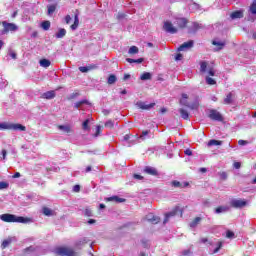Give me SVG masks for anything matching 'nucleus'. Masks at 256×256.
<instances>
[{
    "instance_id": "nucleus-41",
    "label": "nucleus",
    "mask_w": 256,
    "mask_h": 256,
    "mask_svg": "<svg viewBox=\"0 0 256 256\" xmlns=\"http://www.w3.org/2000/svg\"><path fill=\"white\" fill-rule=\"evenodd\" d=\"M172 187H177L178 189H183V184L177 180L172 181Z\"/></svg>"
},
{
    "instance_id": "nucleus-19",
    "label": "nucleus",
    "mask_w": 256,
    "mask_h": 256,
    "mask_svg": "<svg viewBox=\"0 0 256 256\" xmlns=\"http://www.w3.org/2000/svg\"><path fill=\"white\" fill-rule=\"evenodd\" d=\"M107 201H114V203H125V199L120 198L119 196H111L107 198Z\"/></svg>"
},
{
    "instance_id": "nucleus-35",
    "label": "nucleus",
    "mask_w": 256,
    "mask_h": 256,
    "mask_svg": "<svg viewBox=\"0 0 256 256\" xmlns=\"http://www.w3.org/2000/svg\"><path fill=\"white\" fill-rule=\"evenodd\" d=\"M89 102L87 101V100H81V101H79V102H76L75 104H74V107L76 108V109H80V107L82 106V105H87Z\"/></svg>"
},
{
    "instance_id": "nucleus-43",
    "label": "nucleus",
    "mask_w": 256,
    "mask_h": 256,
    "mask_svg": "<svg viewBox=\"0 0 256 256\" xmlns=\"http://www.w3.org/2000/svg\"><path fill=\"white\" fill-rule=\"evenodd\" d=\"M206 83H207V85H215L217 82L215 81V79H213L209 76H206Z\"/></svg>"
},
{
    "instance_id": "nucleus-2",
    "label": "nucleus",
    "mask_w": 256,
    "mask_h": 256,
    "mask_svg": "<svg viewBox=\"0 0 256 256\" xmlns=\"http://www.w3.org/2000/svg\"><path fill=\"white\" fill-rule=\"evenodd\" d=\"M200 73H202V75H205V73H208L210 77H215V69H213L209 65V63L205 61L200 62Z\"/></svg>"
},
{
    "instance_id": "nucleus-29",
    "label": "nucleus",
    "mask_w": 256,
    "mask_h": 256,
    "mask_svg": "<svg viewBox=\"0 0 256 256\" xmlns=\"http://www.w3.org/2000/svg\"><path fill=\"white\" fill-rule=\"evenodd\" d=\"M179 113H180L182 119H185V120L189 119V112H187V110L180 108Z\"/></svg>"
},
{
    "instance_id": "nucleus-16",
    "label": "nucleus",
    "mask_w": 256,
    "mask_h": 256,
    "mask_svg": "<svg viewBox=\"0 0 256 256\" xmlns=\"http://www.w3.org/2000/svg\"><path fill=\"white\" fill-rule=\"evenodd\" d=\"M42 99H55V91L51 90L42 94Z\"/></svg>"
},
{
    "instance_id": "nucleus-50",
    "label": "nucleus",
    "mask_w": 256,
    "mask_h": 256,
    "mask_svg": "<svg viewBox=\"0 0 256 256\" xmlns=\"http://www.w3.org/2000/svg\"><path fill=\"white\" fill-rule=\"evenodd\" d=\"M193 252H191V249H185L184 251H182V255L184 256H189L191 255Z\"/></svg>"
},
{
    "instance_id": "nucleus-11",
    "label": "nucleus",
    "mask_w": 256,
    "mask_h": 256,
    "mask_svg": "<svg viewBox=\"0 0 256 256\" xmlns=\"http://www.w3.org/2000/svg\"><path fill=\"white\" fill-rule=\"evenodd\" d=\"M189 96L187 94H182V99L180 100V104L184 105V107H189L190 109H197V105H189V102H187V99Z\"/></svg>"
},
{
    "instance_id": "nucleus-55",
    "label": "nucleus",
    "mask_w": 256,
    "mask_h": 256,
    "mask_svg": "<svg viewBox=\"0 0 256 256\" xmlns=\"http://www.w3.org/2000/svg\"><path fill=\"white\" fill-rule=\"evenodd\" d=\"M105 127L113 128V121L109 120L105 123Z\"/></svg>"
},
{
    "instance_id": "nucleus-15",
    "label": "nucleus",
    "mask_w": 256,
    "mask_h": 256,
    "mask_svg": "<svg viewBox=\"0 0 256 256\" xmlns=\"http://www.w3.org/2000/svg\"><path fill=\"white\" fill-rule=\"evenodd\" d=\"M11 131H27V128L22 124L11 123Z\"/></svg>"
},
{
    "instance_id": "nucleus-30",
    "label": "nucleus",
    "mask_w": 256,
    "mask_h": 256,
    "mask_svg": "<svg viewBox=\"0 0 256 256\" xmlns=\"http://www.w3.org/2000/svg\"><path fill=\"white\" fill-rule=\"evenodd\" d=\"M213 145H223V141L212 139L208 142V147H213Z\"/></svg>"
},
{
    "instance_id": "nucleus-51",
    "label": "nucleus",
    "mask_w": 256,
    "mask_h": 256,
    "mask_svg": "<svg viewBox=\"0 0 256 256\" xmlns=\"http://www.w3.org/2000/svg\"><path fill=\"white\" fill-rule=\"evenodd\" d=\"M182 59H183V54L181 53L176 54L175 61H181Z\"/></svg>"
},
{
    "instance_id": "nucleus-53",
    "label": "nucleus",
    "mask_w": 256,
    "mask_h": 256,
    "mask_svg": "<svg viewBox=\"0 0 256 256\" xmlns=\"http://www.w3.org/2000/svg\"><path fill=\"white\" fill-rule=\"evenodd\" d=\"M73 191H74V193H79V191H81V186L75 185V186L73 187Z\"/></svg>"
},
{
    "instance_id": "nucleus-26",
    "label": "nucleus",
    "mask_w": 256,
    "mask_h": 256,
    "mask_svg": "<svg viewBox=\"0 0 256 256\" xmlns=\"http://www.w3.org/2000/svg\"><path fill=\"white\" fill-rule=\"evenodd\" d=\"M65 35H67V30H65V28H61V29H59L58 33H56V38L63 39V37H65Z\"/></svg>"
},
{
    "instance_id": "nucleus-27",
    "label": "nucleus",
    "mask_w": 256,
    "mask_h": 256,
    "mask_svg": "<svg viewBox=\"0 0 256 256\" xmlns=\"http://www.w3.org/2000/svg\"><path fill=\"white\" fill-rule=\"evenodd\" d=\"M58 129L63 131V133H71V126L69 125H59Z\"/></svg>"
},
{
    "instance_id": "nucleus-61",
    "label": "nucleus",
    "mask_w": 256,
    "mask_h": 256,
    "mask_svg": "<svg viewBox=\"0 0 256 256\" xmlns=\"http://www.w3.org/2000/svg\"><path fill=\"white\" fill-rule=\"evenodd\" d=\"M220 177L225 181V179H227V173L226 172L220 173Z\"/></svg>"
},
{
    "instance_id": "nucleus-21",
    "label": "nucleus",
    "mask_w": 256,
    "mask_h": 256,
    "mask_svg": "<svg viewBox=\"0 0 256 256\" xmlns=\"http://www.w3.org/2000/svg\"><path fill=\"white\" fill-rule=\"evenodd\" d=\"M39 63L40 67H44V69H47V67H51V61L49 59H41Z\"/></svg>"
},
{
    "instance_id": "nucleus-20",
    "label": "nucleus",
    "mask_w": 256,
    "mask_h": 256,
    "mask_svg": "<svg viewBox=\"0 0 256 256\" xmlns=\"http://www.w3.org/2000/svg\"><path fill=\"white\" fill-rule=\"evenodd\" d=\"M11 131V123L9 122H3L0 123V131Z\"/></svg>"
},
{
    "instance_id": "nucleus-49",
    "label": "nucleus",
    "mask_w": 256,
    "mask_h": 256,
    "mask_svg": "<svg viewBox=\"0 0 256 256\" xmlns=\"http://www.w3.org/2000/svg\"><path fill=\"white\" fill-rule=\"evenodd\" d=\"M147 135H149V131L145 130L142 132V134L140 135V139H142V141H144L145 137H147Z\"/></svg>"
},
{
    "instance_id": "nucleus-56",
    "label": "nucleus",
    "mask_w": 256,
    "mask_h": 256,
    "mask_svg": "<svg viewBox=\"0 0 256 256\" xmlns=\"http://www.w3.org/2000/svg\"><path fill=\"white\" fill-rule=\"evenodd\" d=\"M2 159L5 161L7 159V150L3 149L2 150Z\"/></svg>"
},
{
    "instance_id": "nucleus-40",
    "label": "nucleus",
    "mask_w": 256,
    "mask_h": 256,
    "mask_svg": "<svg viewBox=\"0 0 256 256\" xmlns=\"http://www.w3.org/2000/svg\"><path fill=\"white\" fill-rule=\"evenodd\" d=\"M221 247H223V242H218V246L211 252V255H215V253H219L221 250Z\"/></svg>"
},
{
    "instance_id": "nucleus-17",
    "label": "nucleus",
    "mask_w": 256,
    "mask_h": 256,
    "mask_svg": "<svg viewBox=\"0 0 256 256\" xmlns=\"http://www.w3.org/2000/svg\"><path fill=\"white\" fill-rule=\"evenodd\" d=\"M231 19H242L243 17V11L237 10L231 13L230 15Z\"/></svg>"
},
{
    "instance_id": "nucleus-14",
    "label": "nucleus",
    "mask_w": 256,
    "mask_h": 256,
    "mask_svg": "<svg viewBox=\"0 0 256 256\" xmlns=\"http://www.w3.org/2000/svg\"><path fill=\"white\" fill-rule=\"evenodd\" d=\"M146 221H149V223H153V225H157V223H159V217L150 213L146 215Z\"/></svg>"
},
{
    "instance_id": "nucleus-39",
    "label": "nucleus",
    "mask_w": 256,
    "mask_h": 256,
    "mask_svg": "<svg viewBox=\"0 0 256 256\" xmlns=\"http://www.w3.org/2000/svg\"><path fill=\"white\" fill-rule=\"evenodd\" d=\"M249 11L250 13H252V15H256V0H254L253 3L251 4Z\"/></svg>"
},
{
    "instance_id": "nucleus-34",
    "label": "nucleus",
    "mask_w": 256,
    "mask_h": 256,
    "mask_svg": "<svg viewBox=\"0 0 256 256\" xmlns=\"http://www.w3.org/2000/svg\"><path fill=\"white\" fill-rule=\"evenodd\" d=\"M42 29H44V31H49L50 27H51V22L49 21H44L41 24Z\"/></svg>"
},
{
    "instance_id": "nucleus-52",
    "label": "nucleus",
    "mask_w": 256,
    "mask_h": 256,
    "mask_svg": "<svg viewBox=\"0 0 256 256\" xmlns=\"http://www.w3.org/2000/svg\"><path fill=\"white\" fill-rule=\"evenodd\" d=\"M249 142L247 140H239L238 141V145H241V146H245V145H248Z\"/></svg>"
},
{
    "instance_id": "nucleus-32",
    "label": "nucleus",
    "mask_w": 256,
    "mask_h": 256,
    "mask_svg": "<svg viewBox=\"0 0 256 256\" xmlns=\"http://www.w3.org/2000/svg\"><path fill=\"white\" fill-rule=\"evenodd\" d=\"M129 55H137L139 53V48L137 46H132L128 50Z\"/></svg>"
},
{
    "instance_id": "nucleus-36",
    "label": "nucleus",
    "mask_w": 256,
    "mask_h": 256,
    "mask_svg": "<svg viewBox=\"0 0 256 256\" xmlns=\"http://www.w3.org/2000/svg\"><path fill=\"white\" fill-rule=\"evenodd\" d=\"M228 210H229V208L220 206V207L215 209V213H218V214L219 213H227Z\"/></svg>"
},
{
    "instance_id": "nucleus-60",
    "label": "nucleus",
    "mask_w": 256,
    "mask_h": 256,
    "mask_svg": "<svg viewBox=\"0 0 256 256\" xmlns=\"http://www.w3.org/2000/svg\"><path fill=\"white\" fill-rule=\"evenodd\" d=\"M134 179H138V181L143 180V176L139 175V174H134Z\"/></svg>"
},
{
    "instance_id": "nucleus-54",
    "label": "nucleus",
    "mask_w": 256,
    "mask_h": 256,
    "mask_svg": "<svg viewBox=\"0 0 256 256\" xmlns=\"http://www.w3.org/2000/svg\"><path fill=\"white\" fill-rule=\"evenodd\" d=\"M85 243H87V239L83 238L82 240L78 241V242L76 243V245H77V246H79V245H85Z\"/></svg>"
},
{
    "instance_id": "nucleus-12",
    "label": "nucleus",
    "mask_w": 256,
    "mask_h": 256,
    "mask_svg": "<svg viewBox=\"0 0 256 256\" xmlns=\"http://www.w3.org/2000/svg\"><path fill=\"white\" fill-rule=\"evenodd\" d=\"M191 47H193V40L184 42L182 45H180L178 51H187L188 49H191Z\"/></svg>"
},
{
    "instance_id": "nucleus-62",
    "label": "nucleus",
    "mask_w": 256,
    "mask_h": 256,
    "mask_svg": "<svg viewBox=\"0 0 256 256\" xmlns=\"http://www.w3.org/2000/svg\"><path fill=\"white\" fill-rule=\"evenodd\" d=\"M234 168L235 169H241V162H235L234 163Z\"/></svg>"
},
{
    "instance_id": "nucleus-4",
    "label": "nucleus",
    "mask_w": 256,
    "mask_h": 256,
    "mask_svg": "<svg viewBox=\"0 0 256 256\" xmlns=\"http://www.w3.org/2000/svg\"><path fill=\"white\" fill-rule=\"evenodd\" d=\"M163 29L166 33H170L171 35H175V33L179 32V29L171 23V21H165L163 25Z\"/></svg>"
},
{
    "instance_id": "nucleus-38",
    "label": "nucleus",
    "mask_w": 256,
    "mask_h": 256,
    "mask_svg": "<svg viewBox=\"0 0 256 256\" xmlns=\"http://www.w3.org/2000/svg\"><path fill=\"white\" fill-rule=\"evenodd\" d=\"M116 81L117 77L115 75L112 74L108 77V85H113L114 83H116Z\"/></svg>"
},
{
    "instance_id": "nucleus-7",
    "label": "nucleus",
    "mask_w": 256,
    "mask_h": 256,
    "mask_svg": "<svg viewBox=\"0 0 256 256\" xmlns=\"http://www.w3.org/2000/svg\"><path fill=\"white\" fill-rule=\"evenodd\" d=\"M230 205L235 209H243V207L247 205V201L243 199H233L231 200Z\"/></svg>"
},
{
    "instance_id": "nucleus-44",
    "label": "nucleus",
    "mask_w": 256,
    "mask_h": 256,
    "mask_svg": "<svg viewBox=\"0 0 256 256\" xmlns=\"http://www.w3.org/2000/svg\"><path fill=\"white\" fill-rule=\"evenodd\" d=\"M57 9L56 5L48 6V15H53L54 11Z\"/></svg>"
},
{
    "instance_id": "nucleus-42",
    "label": "nucleus",
    "mask_w": 256,
    "mask_h": 256,
    "mask_svg": "<svg viewBox=\"0 0 256 256\" xmlns=\"http://www.w3.org/2000/svg\"><path fill=\"white\" fill-rule=\"evenodd\" d=\"M91 69H92L91 66H89V67H87V66H80L79 67V71H81V73H87V72L91 71Z\"/></svg>"
},
{
    "instance_id": "nucleus-3",
    "label": "nucleus",
    "mask_w": 256,
    "mask_h": 256,
    "mask_svg": "<svg viewBox=\"0 0 256 256\" xmlns=\"http://www.w3.org/2000/svg\"><path fill=\"white\" fill-rule=\"evenodd\" d=\"M55 253L60 256H75V251L69 247H58L55 249Z\"/></svg>"
},
{
    "instance_id": "nucleus-48",
    "label": "nucleus",
    "mask_w": 256,
    "mask_h": 256,
    "mask_svg": "<svg viewBox=\"0 0 256 256\" xmlns=\"http://www.w3.org/2000/svg\"><path fill=\"white\" fill-rule=\"evenodd\" d=\"M9 187V183L7 182H0V190L1 189H7Z\"/></svg>"
},
{
    "instance_id": "nucleus-57",
    "label": "nucleus",
    "mask_w": 256,
    "mask_h": 256,
    "mask_svg": "<svg viewBox=\"0 0 256 256\" xmlns=\"http://www.w3.org/2000/svg\"><path fill=\"white\" fill-rule=\"evenodd\" d=\"M100 133H101V126H97L95 137H99Z\"/></svg>"
},
{
    "instance_id": "nucleus-47",
    "label": "nucleus",
    "mask_w": 256,
    "mask_h": 256,
    "mask_svg": "<svg viewBox=\"0 0 256 256\" xmlns=\"http://www.w3.org/2000/svg\"><path fill=\"white\" fill-rule=\"evenodd\" d=\"M226 237H227V239H233V237H235V233H233V231H231V230H228L226 232Z\"/></svg>"
},
{
    "instance_id": "nucleus-13",
    "label": "nucleus",
    "mask_w": 256,
    "mask_h": 256,
    "mask_svg": "<svg viewBox=\"0 0 256 256\" xmlns=\"http://www.w3.org/2000/svg\"><path fill=\"white\" fill-rule=\"evenodd\" d=\"M199 29H203V24L194 22L192 26L189 28V33H197Z\"/></svg>"
},
{
    "instance_id": "nucleus-23",
    "label": "nucleus",
    "mask_w": 256,
    "mask_h": 256,
    "mask_svg": "<svg viewBox=\"0 0 256 256\" xmlns=\"http://www.w3.org/2000/svg\"><path fill=\"white\" fill-rule=\"evenodd\" d=\"M144 172L147 173L148 175H157V169L150 166H146Z\"/></svg>"
},
{
    "instance_id": "nucleus-8",
    "label": "nucleus",
    "mask_w": 256,
    "mask_h": 256,
    "mask_svg": "<svg viewBox=\"0 0 256 256\" xmlns=\"http://www.w3.org/2000/svg\"><path fill=\"white\" fill-rule=\"evenodd\" d=\"M209 118L212 119V121H223V116L221 113L213 109L209 111Z\"/></svg>"
},
{
    "instance_id": "nucleus-64",
    "label": "nucleus",
    "mask_w": 256,
    "mask_h": 256,
    "mask_svg": "<svg viewBox=\"0 0 256 256\" xmlns=\"http://www.w3.org/2000/svg\"><path fill=\"white\" fill-rule=\"evenodd\" d=\"M71 16H69V15H67L66 17H65V21H66V23H67V25H69V23H71Z\"/></svg>"
},
{
    "instance_id": "nucleus-24",
    "label": "nucleus",
    "mask_w": 256,
    "mask_h": 256,
    "mask_svg": "<svg viewBox=\"0 0 256 256\" xmlns=\"http://www.w3.org/2000/svg\"><path fill=\"white\" fill-rule=\"evenodd\" d=\"M231 103H233V93L230 92L224 99V105H231Z\"/></svg>"
},
{
    "instance_id": "nucleus-28",
    "label": "nucleus",
    "mask_w": 256,
    "mask_h": 256,
    "mask_svg": "<svg viewBox=\"0 0 256 256\" xmlns=\"http://www.w3.org/2000/svg\"><path fill=\"white\" fill-rule=\"evenodd\" d=\"M212 45H215L216 47H218V51H221V49L225 47V42L214 40L212 42Z\"/></svg>"
},
{
    "instance_id": "nucleus-18",
    "label": "nucleus",
    "mask_w": 256,
    "mask_h": 256,
    "mask_svg": "<svg viewBox=\"0 0 256 256\" xmlns=\"http://www.w3.org/2000/svg\"><path fill=\"white\" fill-rule=\"evenodd\" d=\"M13 241H15V237H9L6 240H4L2 242V249H6V247H9V245H11V243H13Z\"/></svg>"
},
{
    "instance_id": "nucleus-25",
    "label": "nucleus",
    "mask_w": 256,
    "mask_h": 256,
    "mask_svg": "<svg viewBox=\"0 0 256 256\" xmlns=\"http://www.w3.org/2000/svg\"><path fill=\"white\" fill-rule=\"evenodd\" d=\"M153 77V75L149 72H144L141 76L140 79L141 81H149L151 80V78Z\"/></svg>"
},
{
    "instance_id": "nucleus-6",
    "label": "nucleus",
    "mask_w": 256,
    "mask_h": 256,
    "mask_svg": "<svg viewBox=\"0 0 256 256\" xmlns=\"http://www.w3.org/2000/svg\"><path fill=\"white\" fill-rule=\"evenodd\" d=\"M177 213H183V211L181 210V208L179 206L174 207L170 212H168L165 215V219L163 221L164 225H165V223L169 222V219H171V217H175V215H177Z\"/></svg>"
},
{
    "instance_id": "nucleus-46",
    "label": "nucleus",
    "mask_w": 256,
    "mask_h": 256,
    "mask_svg": "<svg viewBox=\"0 0 256 256\" xmlns=\"http://www.w3.org/2000/svg\"><path fill=\"white\" fill-rule=\"evenodd\" d=\"M84 215L86 217H93V211H91V209H89V208H86L84 211Z\"/></svg>"
},
{
    "instance_id": "nucleus-33",
    "label": "nucleus",
    "mask_w": 256,
    "mask_h": 256,
    "mask_svg": "<svg viewBox=\"0 0 256 256\" xmlns=\"http://www.w3.org/2000/svg\"><path fill=\"white\" fill-rule=\"evenodd\" d=\"M42 211L47 217H51V215H53V210H51V208L44 207Z\"/></svg>"
},
{
    "instance_id": "nucleus-63",
    "label": "nucleus",
    "mask_w": 256,
    "mask_h": 256,
    "mask_svg": "<svg viewBox=\"0 0 256 256\" xmlns=\"http://www.w3.org/2000/svg\"><path fill=\"white\" fill-rule=\"evenodd\" d=\"M9 55L12 59H17V54L15 52L11 51Z\"/></svg>"
},
{
    "instance_id": "nucleus-5",
    "label": "nucleus",
    "mask_w": 256,
    "mask_h": 256,
    "mask_svg": "<svg viewBox=\"0 0 256 256\" xmlns=\"http://www.w3.org/2000/svg\"><path fill=\"white\" fill-rule=\"evenodd\" d=\"M189 20L183 17H176L173 21V25H176L177 29H185Z\"/></svg>"
},
{
    "instance_id": "nucleus-59",
    "label": "nucleus",
    "mask_w": 256,
    "mask_h": 256,
    "mask_svg": "<svg viewBox=\"0 0 256 256\" xmlns=\"http://www.w3.org/2000/svg\"><path fill=\"white\" fill-rule=\"evenodd\" d=\"M184 153L185 155H188V157H191V155H193V152L191 151V149H186Z\"/></svg>"
},
{
    "instance_id": "nucleus-1",
    "label": "nucleus",
    "mask_w": 256,
    "mask_h": 256,
    "mask_svg": "<svg viewBox=\"0 0 256 256\" xmlns=\"http://www.w3.org/2000/svg\"><path fill=\"white\" fill-rule=\"evenodd\" d=\"M0 219L4 221V223H29V218L15 214H2L0 215Z\"/></svg>"
},
{
    "instance_id": "nucleus-31",
    "label": "nucleus",
    "mask_w": 256,
    "mask_h": 256,
    "mask_svg": "<svg viewBox=\"0 0 256 256\" xmlns=\"http://www.w3.org/2000/svg\"><path fill=\"white\" fill-rule=\"evenodd\" d=\"M200 243H203L207 245V247H213V241L207 239V238H200Z\"/></svg>"
},
{
    "instance_id": "nucleus-10",
    "label": "nucleus",
    "mask_w": 256,
    "mask_h": 256,
    "mask_svg": "<svg viewBox=\"0 0 256 256\" xmlns=\"http://www.w3.org/2000/svg\"><path fill=\"white\" fill-rule=\"evenodd\" d=\"M136 106L138 107V109L149 111V109H153V107H155V103L147 104L143 101H138L136 103Z\"/></svg>"
},
{
    "instance_id": "nucleus-45",
    "label": "nucleus",
    "mask_w": 256,
    "mask_h": 256,
    "mask_svg": "<svg viewBox=\"0 0 256 256\" xmlns=\"http://www.w3.org/2000/svg\"><path fill=\"white\" fill-rule=\"evenodd\" d=\"M82 127H83L84 131H89V119H86L83 122Z\"/></svg>"
},
{
    "instance_id": "nucleus-9",
    "label": "nucleus",
    "mask_w": 256,
    "mask_h": 256,
    "mask_svg": "<svg viewBox=\"0 0 256 256\" xmlns=\"http://www.w3.org/2000/svg\"><path fill=\"white\" fill-rule=\"evenodd\" d=\"M2 25L4 27V33H8V31H17V29H19V27H17V25H15L13 23H9L7 21H3Z\"/></svg>"
},
{
    "instance_id": "nucleus-37",
    "label": "nucleus",
    "mask_w": 256,
    "mask_h": 256,
    "mask_svg": "<svg viewBox=\"0 0 256 256\" xmlns=\"http://www.w3.org/2000/svg\"><path fill=\"white\" fill-rule=\"evenodd\" d=\"M198 223H201V217H196V218L190 223V227L195 228Z\"/></svg>"
},
{
    "instance_id": "nucleus-58",
    "label": "nucleus",
    "mask_w": 256,
    "mask_h": 256,
    "mask_svg": "<svg viewBox=\"0 0 256 256\" xmlns=\"http://www.w3.org/2000/svg\"><path fill=\"white\" fill-rule=\"evenodd\" d=\"M75 97H79V92L72 93L69 99H75Z\"/></svg>"
},
{
    "instance_id": "nucleus-22",
    "label": "nucleus",
    "mask_w": 256,
    "mask_h": 256,
    "mask_svg": "<svg viewBox=\"0 0 256 256\" xmlns=\"http://www.w3.org/2000/svg\"><path fill=\"white\" fill-rule=\"evenodd\" d=\"M70 27H71L72 31H75L77 29V27H79V14L78 13L75 14L74 23Z\"/></svg>"
}]
</instances>
